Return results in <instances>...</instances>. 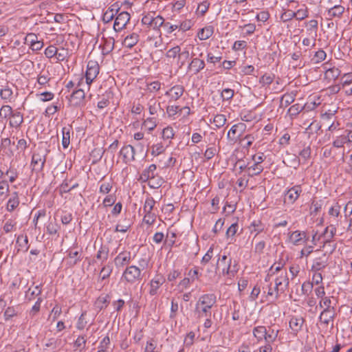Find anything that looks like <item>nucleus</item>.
Returning <instances> with one entry per match:
<instances>
[{
  "instance_id": "39",
  "label": "nucleus",
  "mask_w": 352,
  "mask_h": 352,
  "mask_svg": "<svg viewBox=\"0 0 352 352\" xmlns=\"http://www.w3.org/2000/svg\"><path fill=\"white\" fill-rule=\"evenodd\" d=\"M264 168L262 164H258L255 162L248 168V175L249 177H254V175H258L261 173L263 170Z\"/></svg>"
},
{
  "instance_id": "21",
  "label": "nucleus",
  "mask_w": 352,
  "mask_h": 352,
  "mask_svg": "<svg viewBox=\"0 0 352 352\" xmlns=\"http://www.w3.org/2000/svg\"><path fill=\"white\" fill-rule=\"evenodd\" d=\"M184 87L182 85H177L168 90L165 93V95L169 97L170 101H176L184 94Z\"/></svg>"
},
{
  "instance_id": "62",
  "label": "nucleus",
  "mask_w": 352,
  "mask_h": 352,
  "mask_svg": "<svg viewBox=\"0 0 352 352\" xmlns=\"http://www.w3.org/2000/svg\"><path fill=\"white\" fill-rule=\"evenodd\" d=\"M143 222L148 226L153 225L157 215L155 212H144Z\"/></svg>"
},
{
  "instance_id": "36",
  "label": "nucleus",
  "mask_w": 352,
  "mask_h": 352,
  "mask_svg": "<svg viewBox=\"0 0 352 352\" xmlns=\"http://www.w3.org/2000/svg\"><path fill=\"white\" fill-rule=\"evenodd\" d=\"M336 223L330 224L329 227H327L324 232V237L326 238L324 241V244L329 243L331 239L334 236L336 232Z\"/></svg>"
},
{
  "instance_id": "30",
  "label": "nucleus",
  "mask_w": 352,
  "mask_h": 352,
  "mask_svg": "<svg viewBox=\"0 0 352 352\" xmlns=\"http://www.w3.org/2000/svg\"><path fill=\"white\" fill-rule=\"evenodd\" d=\"M265 229V225L260 220H254L249 226L251 234L254 233V238Z\"/></svg>"
},
{
  "instance_id": "15",
  "label": "nucleus",
  "mask_w": 352,
  "mask_h": 352,
  "mask_svg": "<svg viewBox=\"0 0 352 352\" xmlns=\"http://www.w3.org/2000/svg\"><path fill=\"white\" fill-rule=\"evenodd\" d=\"M301 185H295L289 188L285 193V201H288L289 204H294L300 197L302 193Z\"/></svg>"
},
{
  "instance_id": "9",
  "label": "nucleus",
  "mask_w": 352,
  "mask_h": 352,
  "mask_svg": "<svg viewBox=\"0 0 352 352\" xmlns=\"http://www.w3.org/2000/svg\"><path fill=\"white\" fill-rule=\"evenodd\" d=\"M100 72V66L95 60H89L87 65V69L85 72L86 85L87 88L97 77Z\"/></svg>"
},
{
  "instance_id": "41",
  "label": "nucleus",
  "mask_w": 352,
  "mask_h": 352,
  "mask_svg": "<svg viewBox=\"0 0 352 352\" xmlns=\"http://www.w3.org/2000/svg\"><path fill=\"white\" fill-rule=\"evenodd\" d=\"M189 57L190 53L187 49H184L183 51L180 50L177 61V65H178L179 68H182L185 65Z\"/></svg>"
},
{
  "instance_id": "55",
  "label": "nucleus",
  "mask_w": 352,
  "mask_h": 352,
  "mask_svg": "<svg viewBox=\"0 0 352 352\" xmlns=\"http://www.w3.org/2000/svg\"><path fill=\"white\" fill-rule=\"evenodd\" d=\"M85 345L86 336H80L74 342L75 350L81 351L85 349Z\"/></svg>"
},
{
  "instance_id": "2",
  "label": "nucleus",
  "mask_w": 352,
  "mask_h": 352,
  "mask_svg": "<svg viewBox=\"0 0 352 352\" xmlns=\"http://www.w3.org/2000/svg\"><path fill=\"white\" fill-rule=\"evenodd\" d=\"M149 263L148 258H141L138 261V265H131L125 267L121 276V280L125 286L138 285L142 280L144 273Z\"/></svg>"
},
{
  "instance_id": "34",
  "label": "nucleus",
  "mask_w": 352,
  "mask_h": 352,
  "mask_svg": "<svg viewBox=\"0 0 352 352\" xmlns=\"http://www.w3.org/2000/svg\"><path fill=\"white\" fill-rule=\"evenodd\" d=\"M139 41V35L137 33H132L126 36L123 41V45L128 48H132Z\"/></svg>"
},
{
  "instance_id": "4",
  "label": "nucleus",
  "mask_w": 352,
  "mask_h": 352,
  "mask_svg": "<svg viewBox=\"0 0 352 352\" xmlns=\"http://www.w3.org/2000/svg\"><path fill=\"white\" fill-rule=\"evenodd\" d=\"M120 244L113 250L112 254L115 253L118 254L113 259V263L117 269L126 267L129 266V264L135 258V254L132 255L131 252L122 250L119 252Z\"/></svg>"
},
{
  "instance_id": "51",
  "label": "nucleus",
  "mask_w": 352,
  "mask_h": 352,
  "mask_svg": "<svg viewBox=\"0 0 352 352\" xmlns=\"http://www.w3.org/2000/svg\"><path fill=\"white\" fill-rule=\"evenodd\" d=\"M318 305L320 308H323V310H335L334 307L331 306V297L329 296L321 298Z\"/></svg>"
},
{
  "instance_id": "52",
  "label": "nucleus",
  "mask_w": 352,
  "mask_h": 352,
  "mask_svg": "<svg viewBox=\"0 0 352 352\" xmlns=\"http://www.w3.org/2000/svg\"><path fill=\"white\" fill-rule=\"evenodd\" d=\"M174 136L175 131L172 126H168L162 130V137L164 140H169L170 143V140L173 139Z\"/></svg>"
},
{
  "instance_id": "25",
  "label": "nucleus",
  "mask_w": 352,
  "mask_h": 352,
  "mask_svg": "<svg viewBox=\"0 0 352 352\" xmlns=\"http://www.w3.org/2000/svg\"><path fill=\"white\" fill-rule=\"evenodd\" d=\"M67 256L69 259L68 263L69 266H74L82 259V250H74L70 248L67 250Z\"/></svg>"
},
{
  "instance_id": "59",
  "label": "nucleus",
  "mask_w": 352,
  "mask_h": 352,
  "mask_svg": "<svg viewBox=\"0 0 352 352\" xmlns=\"http://www.w3.org/2000/svg\"><path fill=\"white\" fill-rule=\"evenodd\" d=\"M36 96L42 102H48L54 98V94L51 91H44L40 94H36Z\"/></svg>"
},
{
  "instance_id": "14",
  "label": "nucleus",
  "mask_w": 352,
  "mask_h": 352,
  "mask_svg": "<svg viewBox=\"0 0 352 352\" xmlns=\"http://www.w3.org/2000/svg\"><path fill=\"white\" fill-rule=\"evenodd\" d=\"M309 237L304 231L296 230L290 233L289 241L294 245H300L307 243Z\"/></svg>"
},
{
  "instance_id": "12",
  "label": "nucleus",
  "mask_w": 352,
  "mask_h": 352,
  "mask_svg": "<svg viewBox=\"0 0 352 352\" xmlns=\"http://www.w3.org/2000/svg\"><path fill=\"white\" fill-rule=\"evenodd\" d=\"M130 19L131 16L127 12H122L119 13L116 17L113 24V30L116 32H120L126 28L127 23L130 21Z\"/></svg>"
},
{
  "instance_id": "32",
  "label": "nucleus",
  "mask_w": 352,
  "mask_h": 352,
  "mask_svg": "<svg viewBox=\"0 0 352 352\" xmlns=\"http://www.w3.org/2000/svg\"><path fill=\"white\" fill-rule=\"evenodd\" d=\"M72 131V126L69 125L62 129V146L64 148H68L70 144V133Z\"/></svg>"
},
{
  "instance_id": "19",
  "label": "nucleus",
  "mask_w": 352,
  "mask_h": 352,
  "mask_svg": "<svg viewBox=\"0 0 352 352\" xmlns=\"http://www.w3.org/2000/svg\"><path fill=\"white\" fill-rule=\"evenodd\" d=\"M204 60L199 58H193L187 67L188 72H192V74H197L205 67Z\"/></svg>"
},
{
  "instance_id": "29",
  "label": "nucleus",
  "mask_w": 352,
  "mask_h": 352,
  "mask_svg": "<svg viewBox=\"0 0 352 352\" xmlns=\"http://www.w3.org/2000/svg\"><path fill=\"white\" fill-rule=\"evenodd\" d=\"M327 265V260L325 257V255H323L322 257H318L315 258L313 261V264L311 265V271L312 272H320L324 269Z\"/></svg>"
},
{
  "instance_id": "47",
  "label": "nucleus",
  "mask_w": 352,
  "mask_h": 352,
  "mask_svg": "<svg viewBox=\"0 0 352 352\" xmlns=\"http://www.w3.org/2000/svg\"><path fill=\"white\" fill-rule=\"evenodd\" d=\"M112 271L113 265L111 263H108L102 267L100 272V277L102 280H105L110 276Z\"/></svg>"
},
{
  "instance_id": "44",
  "label": "nucleus",
  "mask_w": 352,
  "mask_h": 352,
  "mask_svg": "<svg viewBox=\"0 0 352 352\" xmlns=\"http://www.w3.org/2000/svg\"><path fill=\"white\" fill-rule=\"evenodd\" d=\"M295 98L296 94L294 92L286 93L281 97L280 104L287 107L295 100Z\"/></svg>"
},
{
  "instance_id": "45",
  "label": "nucleus",
  "mask_w": 352,
  "mask_h": 352,
  "mask_svg": "<svg viewBox=\"0 0 352 352\" xmlns=\"http://www.w3.org/2000/svg\"><path fill=\"white\" fill-rule=\"evenodd\" d=\"M340 206L337 203L331 206L329 210V214L331 218H333L331 221L338 224V220L336 219L340 215Z\"/></svg>"
},
{
  "instance_id": "13",
  "label": "nucleus",
  "mask_w": 352,
  "mask_h": 352,
  "mask_svg": "<svg viewBox=\"0 0 352 352\" xmlns=\"http://www.w3.org/2000/svg\"><path fill=\"white\" fill-rule=\"evenodd\" d=\"M135 148L130 145H125L120 151V155L122 157V162L127 164L135 160Z\"/></svg>"
},
{
  "instance_id": "23",
  "label": "nucleus",
  "mask_w": 352,
  "mask_h": 352,
  "mask_svg": "<svg viewBox=\"0 0 352 352\" xmlns=\"http://www.w3.org/2000/svg\"><path fill=\"white\" fill-rule=\"evenodd\" d=\"M344 10H345V8L344 6H342L341 5H335L327 10V14L328 16V19H332L333 18L340 19L342 16V15L344 12Z\"/></svg>"
},
{
  "instance_id": "64",
  "label": "nucleus",
  "mask_w": 352,
  "mask_h": 352,
  "mask_svg": "<svg viewBox=\"0 0 352 352\" xmlns=\"http://www.w3.org/2000/svg\"><path fill=\"white\" fill-rule=\"evenodd\" d=\"M327 57V54L323 50H319L315 52V54L312 58V61L314 63H319L324 60Z\"/></svg>"
},
{
  "instance_id": "22",
  "label": "nucleus",
  "mask_w": 352,
  "mask_h": 352,
  "mask_svg": "<svg viewBox=\"0 0 352 352\" xmlns=\"http://www.w3.org/2000/svg\"><path fill=\"white\" fill-rule=\"evenodd\" d=\"M267 284L266 285L263 286V293L267 294V297L271 298L274 300H277L280 296L281 295V293L276 290V286H272V282L269 281L267 282Z\"/></svg>"
},
{
  "instance_id": "46",
  "label": "nucleus",
  "mask_w": 352,
  "mask_h": 352,
  "mask_svg": "<svg viewBox=\"0 0 352 352\" xmlns=\"http://www.w3.org/2000/svg\"><path fill=\"white\" fill-rule=\"evenodd\" d=\"M41 286H42L41 284L35 286L34 290L32 291L31 292H30L31 289L30 288L28 290V292H26L25 298L28 301H31V300H32L35 298V296H40L41 294V293H42Z\"/></svg>"
},
{
  "instance_id": "53",
  "label": "nucleus",
  "mask_w": 352,
  "mask_h": 352,
  "mask_svg": "<svg viewBox=\"0 0 352 352\" xmlns=\"http://www.w3.org/2000/svg\"><path fill=\"white\" fill-rule=\"evenodd\" d=\"M147 183L150 188L155 189L160 188L162 185L164 180L160 176L156 175V176H154L153 179H150Z\"/></svg>"
},
{
  "instance_id": "60",
  "label": "nucleus",
  "mask_w": 352,
  "mask_h": 352,
  "mask_svg": "<svg viewBox=\"0 0 352 352\" xmlns=\"http://www.w3.org/2000/svg\"><path fill=\"white\" fill-rule=\"evenodd\" d=\"M226 118L223 114H217L213 118V123L217 128H221L226 122Z\"/></svg>"
},
{
  "instance_id": "20",
  "label": "nucleus",
  "mask_w": 352,
  "mask_h": 352,
  "mask_svg": "<svg viewBox=\"0 0 352 352\" xmlns=\"http://www.w3.org/2000/svg\"><path fill=\"white\" fill-rule=\"evenodd\" d=\"M157 166L155 164H152L148 167L145 168L140 175L139 180L141 182L146 183L150 179H153L154 176H156L157 173H156Z\"/></svg>"
},
{
  "instance_id": "17",
  "label": "nucleus",
  "mask_w": 352,
  "mask_h": 352,
  "mask_svg": "<svg viewBox=\"0 0 352 352\" xmlns=\"http://www.w3.org/2000/svg\"><path fill=\"white\" fill-rule=\"evenodd\" d=\"M335 316V310H323L319 316V320L326 329L328 328L329 324L331 327H333V319Z\"/></svg>"
},
{
  "instance_id": "31",
  "label": "nucleus",
  "mask_w": 352,
  "mask_h": 352,
  "mask_svg": "<svg viewBox=\"0 0 352 352\" xmlns=\"http://www.w3.org/2000/svg\"><path fill=\"white\" fill-rule=\"evenodd\" d=\"M283 265H284L282 263H278V265L276 266V263H274L270 268L269 272L265 278V282H269L272 276L279 274L281 272L287 271L286 270H283Z\"/></svg>"
},
{
  "instance_id": "42",
  "label": "nucleus",
  "mask_w": 352,
  "mask_h": 352,
  "mask_svg": "<svg viewBox=\"0 0 352 352\" xmlns=\"http://www.w3.org/2000/svg\"><path fill=\"white\" fill-rule=\"evenodd\" d=\"M326 65L327 63L324 64V68L326 69V78L329 80H336L340 76V71L335 67L331 68H327Z\"/></svg>"
},
{
  "instance_id": "35",
  "label": "nucleus",
  "mask_w": 352,
  "mask_h": 352,
  "mask_svg": "<svg viewBox=\"0 0 352 352\" xmlns=\"http://www.w3.org/2000/svg\"><path fill=\"white\" fill-rule=\"evenodd\" d=\"M60 226L57 223L56 220H50L46 225L47 233L50 235H56L58 236V230H60Z\"/></svg>"
},
{
  "instance_id": "49",
  "label": "nucleus",
  "mask_w": 352,
  "mask_h": 352,
  "mask_svg": "<svg viewBox=\"0 0 352 352\" xmlns=\"http://www.w3.org/2000/svg\"><path fill=\"white\" fill-rule=\"evenodd\" d=\"M162 85V82L158 80L146 82V90L149 93L155 94L160 90Z\"/></svg>"
},
{
  "instance_id": "3",
  "label": "nucleus",
  "mask_w": 352,
  "mask_h": 352,
  "mask_svg": "<svg viewBox=\"0 0 352 352\" xmlns=\"http://www.w3.org/2000/svg\"><path fill=\"white\" fill-rule=\"evenodd\" d=\"M216 302L217 297L214 294L201 295L195 305V312L198 314V317H210V309Z\"/></svg>"
},
{
  "instance_id": "27",
  "label": "nucleus",
  "mask_w": 352,
  "mask_h": 352,
  "mask_svg": "<svg viewBox=\"0 0 352 352\" xmlns=\"http://www.w3.org/2000/svg\"><path fill=\"white\" fill-rule=\"evenodd\" d=\"M146 105L149 113L152 116L157 115L159 111H163L160 102L155 97H152L151 99H149Z\"/></svg>"
},
{
  "instance_id": "54",
  "label": "nucleus",
  "mask_w": 352,
  "mask_h": 352,
  "mask_svg": "<svg viewBox=\"0 0 352 352\" xmlns=\"http://www.w3.org/2000/svg\"><path fill=\"white\" fill-rule=\"evenodd\" d=\"M304 8H300L297 11L294 12L295 18L296 20L302 21L309 16L308 8L303 5Z\"/></svg>"
},
{
  "instance_id": "10",
  "label": "nucleus",
  "mask_w": 352,
  "mask_h": 352,
  "mask_svg": "<svg viewBox=\"0 0 352 352\" xmlns=\"http://www.w3.org/2000/svg\"><path fill=\"white\" fill-rule=\"evenodd\" d=\"M274 285L276 290L279 291L281 294H284L289 287V279L288 277L287 272H281L279 274L274 276Z\"/></svg>"
},
{
  "instance_id": "40",
  "label": "nucleus",
  "mask_w": 352,
  "mask_h": 352,
  "mask_svg": "<svg viewBox=\"0 0 352 352\" xmlns=\"http://www.w3.org/2000/svg\"><path fill=\"white\" fill-rule=\"evenodd\" d=\"M311 148L310 146H305L299 152V158L300 159L302 164H306L308 160L311 158Z\"/></svg>"
},
{
  "instance_id": "37",
  "label": "nucleus",
  "mask_w": 352,
  "mask_h": 352,
  "mask_svg": "<svg viewBox=\"0 0 352 352\" xmlns=\"http://www.w3.org/2000/svg\"><path fill=\"white\" fill-rule=\"evenodd\" d=\"M0 97L1 99L5 100L6 102H10L14 100L13 91L9 87L1 89Z\"/></svg>"
},
{
  "instance_id": "6",
  "label": "nucleus",
  "mask_w": 352,
  "mask_h": 352,
  "mask_svg": "<svg viewBox=\"0 0 352 352\" xmlns=\"http://www.w3.org/2000/svg\"><path fill=\"white\" fill-rule=\"evenodd\" d=\"M247 126L243 122L234 124L227 133V140L232 144L237 142L245 132Z\"/></svg>"
},
{
  "instance_id": "61",
  "label": "nucleus",
  "mask_w": 352,
  "mask_h": 352,
  "mask_svg": "<svg viewBox=\"0 0 352 352\" xmlns=\"http://www.w3.org/2000/svg\"><path fill=\"white\" fill-rule=\"evenodd\" d=\"M17 314L18 311L14 307L12 306L6 308V309L4 311L3 316L6 320H9L14 316H17Z\"/></svg>"
},
{
  "instance_id": "43",
  "label": "nucleus",
  "mask_w": 352,
  "mask_h": 352,
  "mask_svg": "<svg viewBox=\"0 0 352 352\" xmlns=\"http://www.w3.org/2000/svg\"><path fill=\"white\" fill-rule=\"evenodd\" d=\"M155 201L151 196H147L143 206V212H153Z\"/></svg>"
},
{
  "instance_id": "63",
  "label": "nucleus",
  "mask_w": 352,
  "mask_h": 352,
  "mask_svg": "<svg viewBox=\"0 0 352 352\" xmlns=\"http://www.w3.org/2000/svg\"><path fill=\"white\" fill-rule=\"evenodd\" d=\"M165 151V147L162 143H157L152 146L151 155L153 156H157Z\"/></svg>"
},
{
  "instance_id": "24",
  "label": "nucleus",
  "mask_w": 352,
  "mask_h": 352,
  "mask_svg": "<svg viewBox=\"0 0 352 352\" xmlns=\"http://www.w3.org/2000/svg\"><path fill=\"white\" fill-rule=\"evenodd\" d=\"M19 192H13L7 201L6 210L10 212H13L19 206Z\"/></svg>"
},
{
  "instance_id": "8",
  "label": "nucleus",
  "mask_w": 352,
  "mask_h": 352,
  "mask_svg": "<svg viewBox=\"0 0 352 352\" xmlns=\"http://www.w3.org/2000/svg\"><path fill=\"white\" fill-rule=\"evenodd\" d=\"M352 143V130L346 129L343 133L333 137L332 146L336 148H344L346 144Z\"/></svg>"
},
{
  "instance_id": "16",
  "label": "nucleus",
  "mask_w": 352,
  "mask_h": 352,
  "mask_svg": "<svg viewBox=\"0 0 352 352\" xmlns=\"http://www.w3.org/2000/svg\"><path fill=\"white\" fill-rule=\"evenodd\" d=\"M165 282V278L164 276L161 274H157L155 275L153 278L151 279L150 281L149 285V294L151 296H155L160 287L163 285V283Z\"/></svg>"
},
{
  "instance_id": "33",
  "label": "nucleus",
  "mask_w": 352,
  "mask_h": 352,
  "mask_svg": "<svg viewBox=\"0 0 352 352\" xmlns=\"http://www.w3.org/2000/svg\"><path fill=\"white\" fill-rule=\"evenodd\" d=\"M213 33L214 28L211 25H208L199 30L197 33V36L201 41H205L211 37Z\"/></svg>"
},
{
  "instance_id": "38",
  "label": "nucleus",
  "mask_w": 352,
  "mask_h": 352,
  "mask_svg": "<svg viewBox=\"0 0 352 352\" xmlns=\"http://www.w3.org/2000/svg\"><path fill=\"white\" fill-rule=\"evenodd\" d=\"M109 249L107 245H101L96 254V258L101 261L102 263L108 259Z\"/></svg>"
},
{
  "instance_id": "7",
  "label": "nucleus",
  "mask_w": 352,
  "mask_h": 352,
  "mask_svg": "<svg viewBox=\"0 0 352 352\" xmlns=\"http://www.w3.org/2000/svg\"><path fill=\"white\" fill-rule=\"evenodd\" d=\"M217 267H221L223 275H228L230 276H234L238 270L236 264L235 263L232 265V258L226 255H223L221 258L219 259Z\"/></svg>"
},
{
  "instance_id": "48",
  "label": "nucleus",
  "mask_w": 352,
  "mask_h": 352,
  "mask_svg": "<svg viewBox=\"0 0 352 352\" xmlns=\"http://www.w3.org/2000/svg\"><path fill=\"white\" fill-rule=\"evenodd\" d=\"M16 244L19 246V250L27 252L29 249L28 239L27 236L20 235L17 237Z\"/></svg>"
},
{
  "instance_id": "56",
  "label": "nucleus",
  "mask_w": 352,
  "mask_h": 352,
  "mask_svg": "<svg viewBox=\"0 0 352 352\" xmlns=\"http://www.w3.org/2000/svg\"><path fill=\"white\" fill-rule=\"evenodd\" d=\"M164 25V19L160 15L153 14V20L151 23V28L153 30H159L161 26Z\"/></svg>"
},
{
  "instance_id": "58",
  "label": "nucleus",
  "mask_w": 352,
  "mask_h": 352,
  "mask_svg": "<svg viewBox=\"0 0 352 352\" xmlns=\"http://www.w3.org/2000/svg\"><path fill=\"white\" fill-rule=\"evenodd\" d=\"M143 126L149 131H153L157 126V121L155 117L146 118L144 122Z\"/></svg>"
},
{
  "instance_id": "26",
  "label": "nucleus",
  "mask_w": 352,
  "mask_h": 352,
  "mask_svg": "<svg viewBox=\"0 0 352 352\" xmlns=\"http://www.w3.org/2000/svg\"><path fill=\"white\" fill-rule=\"evenodd\" d=\"M23 122V114L19 111H13L10 116L9 125L12 128H19Z\"/></svg>"
},
{
  "instance_id": "18",
  "label": "nucleus",
  "mask_w": 352,
  "mask_h": 352,
  "mask_svg": "<svg viewBox=\"0 0 352 352\" xmlns=\"http://www.w3.org/2000/svg\"><path fill=\"white\" fill-rule=\"evenodd\" d=\"M305 25L306 27V32L309 36H310L314 42L312 44V46L315 45V41L316 39V37L318 36V21L316 19H311L307 22L305 23Z\"/></svg>"
},
{
  "instance_id": "5",
  "label": "nucleus",
  "mask_w": 352,
  "mask_h": 352,
  "mask_svg": "<svg viewBox=\"0 0 352 352\" xmlns=\"http://www.w3.org/2000/svg\"><path fill=\"white\" fill-rule=\"evenodd\" d=\"M47 153L45 150L38 149L33 153L30 164L32 171L39 173L43 170L46 162Z\"/></svg>"
},
{
  "instance_id": "1",
  "label": "nucleus",
  "mask_w": 352,
  "mask_h": 352,
  "mask_svg": "<svg viewBox=\"0 0 352 352\" xmlns=\"http://www.w3.org/2000/svg\"><path fill=\"white\" fill-rule=\"evenodd\" d=\"M279 331V329L274 328L273 326H270L267 329L262 325L254 327L252 330L254 336L258 341H265V345L260 347L259 352H272L276 350V342Z\"/></svg>"
},
{
  "instance_id": "11",
  "label": "nucleus",
  "mask_w": 352,
  "mask_h": 352,
  "mask_svg": "<svg viewBox=\"0 0 352 352\" xmlns=\"http://www.w3.org/2000/svg\"><path fill=\"white\" fill-rule=\"evenodd\" d=\"M305 322V320L301 316H291L289 321L290 333L294 336H297L298 333L302 330Z\"/></svg>"
},
{
  "instance_id": "57",
  "label": "nucleus",
  "mask_w": 352,
  "mask_h": 352,
  "mask_svg": "<svg viewBox=\"0 0 352 352\" xmlns=\"http://www.w3.org/2000/svg\"><path fill=\"white\" fill-rule=\"evenodd\" d=\"M85 96V94L83 89H78L73 92L72 95V100H76V104H79Z\"/></svg>"
},
{
  "instance_id": "28",
  "label": "nucleus",
  "mask_w": 352,
  "mask_h": 352,
  "mask_svg": "<svg viewBox=\"0 0 352 352\" xmlns=\"http://www.w3.org/2000/svg\"><path fill=\"white\" fill-rule=\"evenodd\" d=\"M0 153H1L3 155H6L8 157L13 156L14 153L11 149V140L10 138H6L1 140Z\"/></svg>"
},
{
  "instance_id": "50",
  "label": "nucleus",
  "mask_w": 352,
  "mask_h": 352,
  "mask_svg": "<svg viewBox=\"0 0 352 352\" xmlns=\"http://www.w3.org/2000/svg\"><path fill=\"white\" fill-rule=\"evenodd\" d=\"M254 140L255 138L253 134H247L244 137H241L238 142L243 144V148H248Z\"/></svg>"
}]
</instances>
